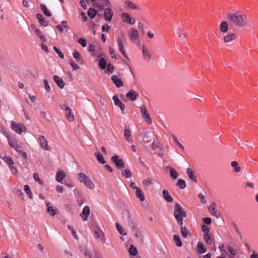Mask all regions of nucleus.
<instances>
[{"mask_svg":"<svg viewBox=\"0 0 258 258\" xmlns=\"http://www.w3.org/2000/svg\"><path fill=\"white\" fill-rule=\"evenodd\" d=\"M227 18L230 22L237 27L243 28L247 25V18L244 14H241L239 12L228 13L227 14Z\"/></svg>","mask_w":258,"mask_h":258,"instance_id":"nucleus-1","label":"nucleus"},{"mask_svg":"<svg viewBox=\"0 0 258 258\" xmlns=\"http://www.w3.org/2000/svg\"><path fill=\"white\" fill-rule=\"evenodd\" d=\"M174 216L180 226L183 225V219L186 217V213L178 203L175 205Z\"/></svg>","mask_w":258,"mask_h":258,"instance_id":"nucleus-2","label":"nucleus"},{"mask_svg":"<svg viewBox=\"0 0 258 258\" xmlns=\"http://www.w3.org/2000/svg\"><path fill=\"white\" fill-rule=\"evenodd\" d=\"M77 178L80 182L84 183L88 188L93 189L95 185L91 179L84 173H80L77 174Z\"/></svg>","mask_w":258,"mask_h":258,"instance_id":"nucleus-3","label":"nucleus"},{"mask_svg":"<svg viewBox=\"0 0 258 258\" xmlns=\"http://www.w3.org/2000/svg\"><path fill=\"white\" fill-rule=\"evenodd\" d=\"M11 128L18 134H21L23 132H26L27 131L26 127L23 124L21 123H17L14 121H12L11 122Z\"/></svg>","mask_w":258,"mask_h":258,"instance_id":"nucleus-4","label":"nucleus"},{"mask_svg":"<svg viewBox=\"0 0 258 258\" xmlns=\"http://www.w3.org/2000/svg\"><path fill=\"white\" fill-rule=\"evenodd\" d=\"M8 143L9 145L15 150L17 152L19 153L23 150L22 146L18 144V141L12 139H8Z\"/></svg>","mask_w":258,"mask_h":258,"instance_id":"nucleus-5","label":"nucleus"},{"mask_svg":"<svg viewBox=\"0 0 258 258\" xmlns=\"http://www.w3.org/2000/svg\"><path fill=\"white\" fill-rule=\"evenodd\" d=\"M112 162H114L115 164L116 168L120 169L123 167L124 162L121 159H119L118 155H114L111 158Z\"/></svg>","mask_w":258,"mask_h":258,"instance_id":"nucleus-6","label":"nucleus"},{"mask_svg":"<svg viewBox=\"0 0 258 258\" xmlns=\"http://www.w3.org/2000/svg\"><path fill=\"white\" fill-rule=\"evenodd\" d=\"M121 17L123 22L133 25L135 23V20L131 17L129 14L123 13L121 15Z\"/></svg>","mask_w":258,"mask_h":258,"instance_id":"nucleus-7","label":"nucleus"},{"mask_svg":"<svg viewBox=\"0 0 258 258\" xmlns=\"http://www.w3.org/2000/svg\"><path fill=\"white\" fill-rule=\"evenodd\" d=\"M141 112L146 119V122L148 124H151L152 123V119L145 105H142L141 107Z\"/></svg>","mask_w":258,"mask_h":258,"instance_id":"nucleus-8","label":"nucleus"},{"mask_svg":"<svg viewBox=\"0 0 258 258\" xmlns=\"http://www.w3.org/2000/svg\"><path fill=\"white\" fill-rule=\"evenodd\" d=\"M128 34L130 39L132 41H134L135 40H138L139 37V32L138 30L135 28H132L128 32Z\"/></svg>","mask_w":258,"mask_h":258,"instance_id":"nucleus-9","label":"nucleus"},{"mask_svg":"<svg viewBox=\"0 0 258 258\" xmlns=\"http://www.w3.org/2000/svg\"><path fill=\"white\" fill-rule=\"evenodd\" d=\"M210 213L217 218H219L221 217L220 213L216 209V205L213 203L208 208Z\"/></svg>","mask_w":258,"mask_h":258,"instance_id":"nucleus-10","label":"nucleus"},{"mask_svg":"<svg viewBox=\"0 0 258 258\" xmlns=\"http://www.w3.org/2000/svg\"><path fill=\"white\" fill-rule=\"evenodd\" d=\"M39 140L40 144V146L43 150L45 151H48L49 150L48 145V141L44 136H40Z\"/></svg>","mask_w":258,"mask_h":258,"instance_id":"nucleus-11","label":"nucleus"},{"mask_svg":"<svg viewBox=\"0 0 258 258\" xmlns=\"http://www.w3.org/2000/svg\"><path fill=\"white\" fill-rule=\"evenodd\" d=\"M113 15V12L110 8V7H108L105 9L104 12V17L106 21H111L112 18V16Z\"/></svg>","mask_w":258,"mask_h":258,"instance_id":"nucleus-12","label":"nucleus"},{"mask_svg":"<svg viewBox=\"0 0 258 258\" xmlns=\"http://www.w3.org/2000/svg\"><path fill=\"white\" fill-rule=\"evenodd\" d=\"M90 210L88 206H86L83 208L82 213L80 214V216L83 221H86L90 215Z\"/></svg>","mask_w":258,"mask_h":258,"instance_id":"nucleus-13","label":"nucleus"},{"mask_svg":"<svg viewBox=\"0 0 258 258\" xmlns=\"http://www.w3.org/2000/svg\"><path fill=\"white\" fill-rule=\"evenodd\" d=\"M112 99L114 101V104L116 106H118L120 108L122 113H124V110L125 109V106H124V104L122 103V102L119 99L117 96L114 95L112 97Z\"/></svg>","mask_w":258,"mask_h":258,"instance_id":"nucleus-14","label":"nucleus"},{"mask_svg":"<svg viewBox=\"0 0 258 258\" xmlns=\"http://www.w3.org/2000/svg\"><path fill=\"white\" fill-rule=\"evenodd\" d=\"M47 212L51 216H54L58 212L57 209L54 208L49 203L46 204Z\"/></svg>","mask_w":258,"mask_h":258,"instance_id":"nucleus-15","label":"nucleus"},{"mask_svg":"<svg viewBox=\"0 0 258 258\" xmlns=\"http://www.w3.org/2000/svg\"><path fill=\"white\" fill-rule=\"evenodd\" d=\"M64 107H65V110H66V116L68 120L71 122L73 121L74 120L75 117L72 113V110L71 108L66 105H64Z\"/></svg>","mask_w":258,"mask_h":258,"instance_id":"nucleus-16","label":"nucleus"},{"mask_svg":"<svg viewBox=\"0 0 258 258\" xmlns=\"http://www.w3.org/2000/svg\"><path fill=\"white\" fill-rule=\"evenodd\" d=\"M124 137L125 140L129 143L133 142L132 137V131L130 128H125L124 130Z\"/></svg>","mask_w":258,"mask_h":258,"instance_id":"nucleus-17","label":"nucleus"},{"mask_svg":"<svg viewBox=\"0 0 258 258\" xmlns=\"http://www.w3.org/2000/svg\"><path fill=\"white\" fill-rule=\"evenodd\" d=\"M111 80L117 88H119L123 86V83L121 80L115 75L111 76Z\"/></svg>","mask_w":258,"mask_h":258,"instance_id":"nucleus-18","label":"nucleus"},{"mask_svg":"<svg viewBox=\"0 0 258 258\" xmlns=\"http://www.w3.org/2000/svg\"><path fill=\"white\" fill-rule=\"evenodd\" d=\"M126 96L131 101H133L139 96V93L134 90L132 89L126 94Z\"/></svg>","mask_w":258,"mask_h":258,"instance_id":"nucleus-19","label":"nucleus"},{"mask_svg":"<svg viewBox=\"0 0 258 258\" xmlns=\"http://www.w3.org/2000/svg\"><path fill=\"white\" fill-rule=\"evenodd\" d=\"M124 5L125 7L127 9L137 10H141L140 7L138 5L135 4V3L130 1H126L124 2Z\"/></svg>","mask_w":258,"mask_h":258,"instance_id":"nucleus-20","label":"nucleus"},{"mask_svg":"<svg viewBox=\"0 0 258 258\" xmlns=\"http://www.w3.org/2000/svg\"><path fill=\"white\" fill-rule=\"evenodd\" d=\"M54 81L56 83L57 85L60 88L62 89L64 88L65 86V82L63 81V80L60 78L59 76L57 75H54L53 76Z\"/></svg>","mask_w":258,"mask_h":258,"instance_id":"nucleus-21","label":"nucleus"},{"mask_svg":"<svg viewBox=\"0 0 258 258\" xmlns=\"http://www.w3.org/2000/svg\"><path fill=\"white\" fill-rule=\"evenodd\" d=\"M31 28L35 31L37 35L42 40V42H45L46 39L45 38L44 36L42 35L41 31L39 29H37V28L34 24H32L31 25Z\"/></svg>","mask_w":258,"mask_h":258,"instance_id":"nucleus-22","label":"nucleus"},{"mask_svg":"<svg viewBox=\"0 0 258 258\" xmlns=\"http://www.w3.org/2000/svg\"><path fill=\"white\" fill-rule=\"evenodd\" d=\"M117 44L118 45V48L122 54L126 58H128L127 55L123 48V43L120 38L117 39Z\"/></svg>","mask_w":258,"mask_h":258,"instance_id":"nucleus-23","label":"nucleus"},{"mask_svg":"<svg viewBox=\"0 0 258 258\" xmlns=\"http://www.w3.org/2000/svg\"><path fill=\"white\" fill-rule=\"evenodd\" d=\"M66 176V173L62 170H59L56 173V180L59 182H61L63 178Z\"/></svg>","mask_w":258,"mask_h":258,"instance_id":"nucleus-24","label":"nucleus"},{"mask_svg":"<svg viewBox=\"0 0 258 258\" xmlns=\"http://www.w3.org/2000/svg\"><path fill=\"white\" fill-rule=\"evenodd\" d=\"M236 38L235 34L232 33L224 36L223 40L225 43L230 42Z\"/></svg>","mask_w":258,"mask_h":258,"instance_id":"nucleus-25","label":"nucleus"},{"mask_svg":"<svg viewBox=\"0 0 258 258\" xmlns=\"http://www.w3.org/2000/svg\"><path fill=\"white\" fill-rule=\"evenodd\" d=\"M163 198L168 202L170 203L173 201V198L171 197L168 191L166 190H163Z\"/></svg>","mask_w":258,"mask_h":258,"instance_id":"nucleus-26","label":"nucleus"},{"mask_svg":"<svg viewBox=\"0 0 258 258\" xmlns=\"http://www.w3.org/2000/svg\"><path fill=\"white\" fill-rule=\"evenodd\" d=\"M36 17L39 20L40 25L43 26H46L48 25V22L45 20L42 14H37Z\"/></svg>","mask_w":258,"mask_h":258,"instance_id":"nucleus-27","label":"nucleus"},{"mask_svg":"<svg viewBox=\"0 0 258 258\" xmlns=\"http://www.w3.org/2000/svg\"><path fill=\"white\" fill-rule=\"evenodd\" d=\"M228 29V25L227 22L226 21H223L220 25V30L222 33H226L227 32Z\"/></svg>","mask_w":258,"mask_h":258,"instance_id":"nucleus-28","label":"nucleus"},{"mask_svg":"<svg viewBox=\"0 0 258 258\" xmlns=\"http://www.w3.org/2000/svg\"><path fill=\"white\" fill-rule=\"evenodd\" d=\"M231 166L233 168V170L235 172L238 173L241 171V167L238 165V163L237 161H232L231 163Z\"/></svg>","mask_w":258,"mask_h":258,"instance_id":"nucleus-29","label":"nucleus"},{"mask_svg":"<svg viewBox=\"0 0 258 258\" xmlns=\"http://www.w3.org/2000/svg\"><path fill=\"white\" fill-rule=\"evenodd\" d=\"M187 174L191 180L195 182L197 181V177L194 174L193 171L191 168H188L187 169Z\"/></svg>","mask_w":258,"mask_h":258,"instance_id":"nucleus-30","label":"nucleus"},{"mask_svg":"<svg viewBox=\"0 0 258 258\" xmlns=\"http://www.w3.org/2000/svg\"><path fill=\"white\" fill-rule=\"evenodd\" d=\"M180 231L182 234V236L186 238L188 236V235H190V232L189 230L184 226H180Z\"/></svg>","mask_w":258,"mask_h":258,"instance_id":"nucleus-31","label":"nucleus"},{"mask_svg":"<svg viewBox=\"0 0 258 258\" xmlns=\"http://www.w3.org/2000/svg\"><path fill=\"white\" fill-rule=\"evenodd\" d=\"M136 196L138 199H139L141 200V201L142 202L145 200L144 195L140 188H137V189L136 190Z\"/></svg>","mask_w":258,"mask_h":258,"instance_id":"nucleus-32","label":"nucleus"},{"mask_svg":"<svg viewBox=\"0 0 258 258\" xmlns=\"http://www.w3.org/2000/svg\"><path fill=\"white\" fill-rule=\"evenodd\" d=\"M40 8L41 11L45 16L47 17H50L51 16V13L49 11L46 6L44 4H41Z\"/></svg>","mask_w":258,"mask_h":258,"instance_id":"nucleus-33","label":"nucleus"},{"mask_svg":"<svg viewBox=\"0 0 258 258\" xmlns=\"http://www.w3.org/2000/svg\"><path fill=\"white\" fill-rule=\"evenodd\" d=\"M88 51L89 52H92L91 54V55L93 56H97V57H100L101 56L103 55V54L101 53L98 54V55H96L95 53V45L93 44H90L88 46Z\"/></svg>","mask_w":258,"mask_h":258,"instance_id":"nucleus-34","label":"nucleus"},{"mask_svg":"<svg viewBox=\"0 0 258 258\" xmlns=\"http://www.w3.org/2000/svg\"><path fill=\"white\" fill-rule=\"evenodd\" d=\"M94 155H95V157H96L97 161L99 163H100L101 164L105 163V161L104 159V157L101 153H100L99 152H95Z\"/></svg>","mask_w":258,"mask_h":258,"instance_id":"nucleus-35","label":"nucleus"},{"mask_svg":"<svg viewBox=\"0 0 258 258\" xmlns=\"http://www.w3.org/2000/svg\"><path fill=\"white\" fill-rule=\"evenodd\" d=\"M173 240L176 246L178 247H181L182 245V241L180 240V237L178 235H173Z\"/></svg>","mask_w":258,"mask_h":258,"instance_id":"nucleus-36","label":"nucleus"},{"mask_svg":"<svg viewBox=\"0 0 258 258\" xmlns=\"http://www.w3.org/2000/svg\"><path fill=\"white\" fill-rule=\"evenodd\" d=\"M231 225L233 226V227L236 233L238 235V236L239 237V238L240 239H242V234H241L240 230H239L236 224L234 222H232L231 223Z\"/></svg>","mask_w":258,"mask_h":258,"instance_id":"nucleus-37","label":"nucleus"},{"mask_svg":"<svg viewBox=\"0 0 258 258\" xmlns=\"http://www.w3.org/2000/svg\"><path fill=\"white\" fill-rule=\"evenodd\" d=\"M197 250L200 253H203L206 251V249L204 247V244L201 242L198 243Z\"/></svg>","mask_w":258,"mask_h":258,"instance_id":"nucleus-38","label":"nucleus"},{"mask_svg":"<svg viewBox=\"0 0 258 258\" xmlns=\"http://www.w3.org/2000/svg\"><path fill=\"white\" fill-rule=\"evenodd\" d=\"M128 252L130 255L135 256L138 253V249L135 246L132 244L128 249Z\"/></svg>","mask_w":258,"mask_h":258,"instance_id":"nucleus-39","label":"nucleus"},{"mask_svg":"<svg viewBox=\"0 0 258 258\" xmlns=\"http://www.w3.org/2000/svg\"><path fill=\"white\" fill-rule=\"evenodd\" d=\"M99 67L101 70H104L107 66V62L105 58H101L99 61Z\"/></svg>","mask_w":258,"mask_h":258,"instance_id":"nucleus-40","label":"nucleus"},{"mask_svg":"<svg viewBox=\"0 0 258 258\" xmlns=\"http://www.w3.org/2000/svg\"><path fill=\"white\" fill-rule=\"evenodd\" d=\"M87 14L89 17L93 19L96 15L97 11L93 8H90L88 11Z\"/></svg>","mask_w":258,"mask_h":258,"instance_id":"nucleus-41","label":"nucleus"},{"mask_svg":"<svg viewBox=\"0 0 258 258\" xmlns=\"http://www.w3.org/2000/svg\"><path fill=\"white\" fill-rule=\"evenodd\" d=\"M170 175L172 178L176 179L178 176L177 172L172 167L170 168Z\"/></svg>","mask_w":258,"mask_h":258,"instance_id":"nucleus-42","label":"nucleus"},{"mask_svg":"<svg viewBox=\"0 0 258 258\" xmlns=\"http://www.w3.org/2000/svg\"><path fill=\"white\" fill-rule=\"evenodd\" d=\"M204 237L205 242L207 244L210 245L212 244L213 240L211 238L210 236L209 235V233H204Z\"/></svg>","mask_w":258,"mask_h":258,"instance_id":"nucleus-43","label":"nucleus"},{"mask_svg":"<svg viewBox=\"0 0 258 258\" xmlns=\"http://www.w3.org/2000/svg\"><path fill=\"white\" fill-rule=\"evenodd\" d=\"M176 185L179 186L181 189H184L186 187L185 181L181 179H179L177 181Z\"/></svg>","mask_w":258,"mask_h":258,"instance_id":"nucleus-44","label":"nucleus"},{"mask_svg":"<svg viewBox=\"0 0 258 258\" xmlns=\"http://www.w3.org/2000/svg\"><path fill=\"white\" fill-rule=\"evenodd\" d=\"M3 159L9 165V166H10V165H13L14 164V161L11 157L5 156Z\"/></svg>","mask_w":258,"mask_h":258,"instance_id":"nucleus-45","label":"nucleus"},{"mask_svg":"<svg viewBox=\"0 0 258 258\" xmlns=\"http://www.w3.org/2000/svg\"><path fill=\"white\" fill-rule=\"evenodd\" d=\"M122 175L125 178H130L132 176V173L128 169H125L124 170H122Z\"/></svg>","mask_w":258,"mask_h":258,"instance_id":"nucleus-46","label":"nucleus"},{"mask_svg":"<svg viewBox=\"0 0 258 258\" xmlns=\"http://www.w3.org/2000/svg\"><path fill=\"white\" fill-rule=\"evenodd\" d=\"M24 190H25L26 194L29 196V198L30 199H33L32 194L31 192L30 187L28 185H25L24 186Z\"/></svg>","mask_w":258,"mask_h":258,"instance_id":"nucleus-47","label":"nucleus"},{"mask_svg":"<svg viewBox=\"0 0 258 258\" xmlns=\"http://www.w3.org/2000/svg\"><path fill=\"white\" fill-rule=\"evenodd\" d=\"M143 53L144 58L147 61H149L151 58V56L149 52L147 50L143 48Z\"/></svg>","mask_w":258,"mask_h":258,"instance_id":"nucleus-48","label":"nucleus"},{"mask_svg":"<svg viewBox=\"0 0 258 258\" xmlns=\"http://www.w3.org/2000/svg\"><path fill=\"white\" fill-rule=\"evenodd\" d=\"M115 226L117 231L121 235H126V233L123 232L122 227L119 224V223H116Z\"/></svg>","mask_w":258,"mask_h":258,"instance_id":"nucleus-49","label":"nucleus"},{"mask_svg":"<svg viewBox=\"0 0 258 258\" xmlns=\"http://www.w3.org/2000/svg\"><path fill=\"white\" fill-rule=\"evenodd\" d=\"M68 228L71 231L73 237H74V238L76 239V240H78L79 239V237H78V235H77L76 231L74 229L72 225H69L68 226Z\"/></svg>","mask_w":258,"mask_h":258,"instance_id":"nucleus-50","label":"nucleus"},{"mask_svg":"<svg viewBox=\"0 0 258 258\" xmlns=\"http://www.w3.org/2000/svg\"><path fill=\"white\" fill-rule=\"evenodd\" d=\"M142 183L145 186H148L149 185L153 184L152 179L150 178L144 179Z\"/></svg>","mask_w":258,"mask_h":258,"instance_id":"nucleus-51","label":"nucleus"},{"mask_svg":"<svg viewBox=\"0 0 258 258\" xmlns=\"http://www.w3.org/2000/svg\"><path fill=\"white\" fill-rule=\"evenodd\" d=\"M155 137V135L154 134V133L153 132H151V133H149L148 134V135H147V134H146V135H145V137L143 138V140L145 141V142H149V139L150 138H152V137Z\"/></svg>","mask_w":258,"mask_h":258,"instance_id":"nucleus-52","label":"nucleus"},{"mask_svg":"<svg viewBox=\"0 0 258 258\" xmlns=\"http://www.w3.org/2000/svg\"><path fill=\"white\" fill-rule=\"evenodd\" d=\"M53 49L55 51V52L58 54L59 56L61 58H64V55H63V53L59 49H58L56 46H53Z\"/></svg>","mask_w":258,"mask_h":258,"instance_id":"nucleus-53","label":"nucleus"},{"mask_svg":"<svg viewBox=\"0 0 258 258\" xmlns=\"http://www.w3.org/2000/svg\"><path fill=\"white\" fill-rule=\"evenodd\" d=\"M73 56L74 58L79 62L81 60V56L80 54L77 51H75L73 52Z\"/></svg>","mask_w":258,"mask_h":258,"instance_id":"nucleus-54","label":"nucleus"},{"mask_svg":"<svg viewBox=\"0 0 258 258\" xmlns=\"http://www.w3.org/2000/svg\"><path fill=\"white\" fill-rule=\"evenodd\" d=\"M78 42L84 47H86L87 45L86 40L85 39L83 38H80V39H79Z\"/></svg>","mask_w":258,"mask_h":258,"instance_id":"nucleus-55","label":"nucleus"},{"mask_svg":"<svg viewBox=\"0 0 258 258\" xmlns=\"http://www.w3.org/2000/svg\"><path fill=\"white\" fill-rule=\"evenodd\" d=\"M33 178L34 180L37 182H38L40 184H42L43 183V181H42L39 177V175L37 173H34L33 174Z\"/></svg>","mask_w":258,"mask_h":258,"instance_id":"nucleus-56","label":"nucleus"},{"mask_svg":"<svg viewBox=\"0 0 258 258\" xmlns=\"http://www.w3.org/2000/svg\"><path fill=\"white\" fill-rule=\"evenodd\" d=\"M70 63L74 71L80 69V67L72 59H70Z\"/></svg>","mask_w":258,"mask_h":258,"instance_id":"nucleus-57","label":"nucleus"},{"mask_svg":"<svg viewBox=\"0 0 258 258\" xmlns=\"http://www.w3.org/2000/svg\"><path fill=\"white\" fill-rule=\"evenodd\" d=\"M173 140L175 142V143L176 144V145L180 148H181L182 150H184V147L183 146L179 143V142L178 141L177 138L175 137V136H173Z\"/></svg>","mask_w":258,"mask_h":258,"instance_id":"nucleus-58","label":"nucleus"},{"mask_svg":"<svg viewBox=\"0 0 258 258\" xmlns=\"http://www.w3.org/2000/svg\"><path fill=\"white\" fill-rule=\"evenodd\" d=\"M44 84L45 85V90L47 92H49L50 91V87L48 84V81L47 80L44 79L43 80Z\"/></svg>","mask_w":258,"mask_h":258,"instance_id":"nucleus-59","label":"nucleus"},{"mask_svg":"<svg viewBox=\"0 0 258 258\" xmlns=\"http://www.w3.org/2000/svg\"><path fill=\"white\" fill-rule=\"evenodd\" d=\"M93 6L98 8L100 11H102L104 9V6L99 3H95Z\"/></svg>","mask_w":258,"mask_h":258,"instance_id":"nucleus-60","label":"nucleus"},{"mask_svg":"<svg viewBox=\"0 0 258 258\" xmlns=\"http://www.w3.org/2000/svg\"><path fill=\"white\" fill-rule=\"evenodd\" d=\"M110 29V27L107 24L103 25L102 27V30L103 32L106 31L107 33H108Z\"/></svg>","mask_w":258,"mask_h":258,"instance_id":"nucleus-61","label":"nucleus"},{"mask_svg":"<svg viewBox=\"0 0 258 258\" xmlns=\"http://www.w3.org/2000/svg\"><path fill=\"white\" fill-rule=\"evenodd\" d=\"M160 144L158 142H155V139L154 138V142L152 144V148L153 150H156L158 148H160Z\"/></svg>","mask_w":258,"mask_h":258,"instance_id":"nucleus-62","label":"nucleus"},{"mask_svg":"<svg viewBox=\"0 0 258 258\" xmlns=\"http://www.w3.org/2000/svg\"><path fill=\"white\" fill-rule=\"evenodd\" d=\"M61 25L64 28L66 31L68 32L70 30V27L67 25V22L66 21H63L61 22Z\"/></svg>","mask_w":258,"mask_h":258,"instance_id":"nucleus-63","label":"nucleus"},{"mask_svg":"<svg viewBox=\"0 0 258 258\" xmlns=\"http://www.w3.org/2000/svg\"><path fill=\"white\" fill-rule=\"evenodd\" d=\"M245 187H249L251 189H253L254 187V184L253 182H247L245 183Z\"/></svg>","mask_w":258,"mask_h":258,"instance_id":"nucleus-64","label":"nucleus"}]
</instances>
